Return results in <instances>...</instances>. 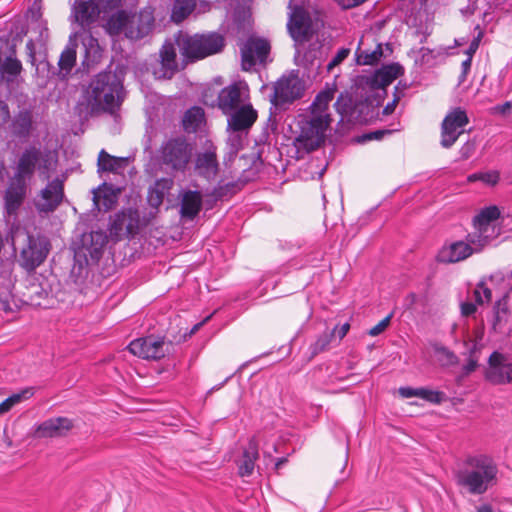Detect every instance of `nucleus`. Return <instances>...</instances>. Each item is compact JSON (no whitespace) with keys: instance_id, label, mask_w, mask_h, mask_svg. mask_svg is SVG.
<instances>
[{"instance_id":"55","label":"nucleus","mask_w":512,"mask_h":512,"mask_svg":"<svg viewBox=\"0 0 512 512\" xmlns=\"http://www.w3.org/2000/svg\"><path fill=\"white\" fill-rule=\"evenodd\" d=\"M409 87L410 84L407 82L399 81L394 87L393 98L397 97L398 101H400L405 96L406 90L409 89Z\"/></svg>"},{"instance_id":"17","label":"nucleus","mask_w":512,"mask_h":512,"mask_svg":"<svg viewBox=\"0 0 512 512\" xmlns=\"http://www.w3.org/2000/svg\"><path fill=\"white\" fill-rule=\"evenodd\" d=\"M74 422L67 417L49 418L36 426L34 436L36 438L64 437L73 429Z\"/></svg>"},{"instance_id":"20","label":"nucleus","mask_w":512,"mask_h":512,"mask_svg":"<svg viewBox=\"0 0 512 512\" xmlns=\"http://www.w3.org/2000/svg\"><path fill=\"white\" fill-rule=\"evenodd\" d=\"M227 116L228 129L240 132L250 129L257 120L258 114L251 104H243Z\"/></svg>"},{"instance_id":"50","label":"nucleus","mask_w":512,"mask_h":512,"mask_svg":"<svg viewBox=\"0 0 512 512\" xmlns=\"http://www.w3.org/2000/svg\"><path fill=\"white\" fill-rule=\"evenodd\" d=\"M392 318V314H389L388 316H386L383 320H381L377 325H375L374 327H372L369 331H368V334L370 336H378L379 334H381L387 327L388 325L390 324V320Z\"/></svg>"},{"instance_id":"47","label":"nucleus","mask_w":512,"mask_h":512,"mask_svg":"<svg viewBox=\"0 0 512 512\" xmlns=\"http://www.w3.org/2000/svg\"><path fill=\"white\" fill-rule=\"evenodd\" d=\"M395 130L392 129H379L371 132L364 133L356 138L358 143H365L371 140H381L387 135H391Z\"/></svg>"},{"instance_id":"44","label":"nucleus","mask_w":512,"mask_h":512,"mask_svg":"<svg viewBox=\"0 0 512 512\" xmlns=\"http://www.w3.org/2000/svg\"><path fill=\"white\" fill-rule=\"evenodd\" d=\"M34 395V388L29 387L25 388L18 393H14L8 398H6L3 402L0 403V414H4L12 409V407L22 400L29 399Z\"/></svg>"},{"instance_id":"43","label":"nucleus","mask_w":512,"mask_h":512,"mask_svg":"<svg viewBox=\"0 0 512 512\" xmlns=\"http://www.w3.org/2000/svg\"><path fill=\"white\" fill-rule=\"evenodd\" d=\"M335 337V330L323 332L317 340L309 346L310 355L308 360H312L318 354L326 351Z\"/></svg>"},{"instance_id":"45","label":"nucleus","mask_w":512,"mask_h":512,"mask_svg":"<svg viewBox=\"0 0 512 512\" xmlns=\"http://www.w3.org/2000/svg\"><path fill=\"white\" fill-rule=\"evenodd\" d=\"M488 231H478L474 233H469L466 236V244H469L471 247L475 246L474 252H479L488 242L490 239V235L487 234Z\"/></svg>"},{"instance_id":"31","label":"nucleus","mask_w":512,"mask_h":512,"mask_svg":"<svg viewBox=\"0 0 512 512\" xmlns=\"http://www.w3.org/2000/svg\"><path fill=\"white\" fill-rule=\"evenodd\" d=\"M73 10L76 22L82 27L96 22L101 12L99 5L94 0L80 2L76 0Z\"/></svg>"},{"instance_id":"56","label":"nucleus","mask_w":512,"mask_h":512,"mask_svg":"<svg viewBox=\"0 0 512 512\" xmlns=\"http://www.w3.org/2000/svg\"><path fill=\"white\" fill-rule=\"evenodd\" d=\"M10 119V110L8 104L0 100V126L4 125Z\"/></svg>"},{"instance_id":"38","label":"nucleus","mask_w":512,"mask_h":512,"mask_svg":"<svg viewBox=\"0 0 512 512\" xmlns=\"http://www.w3.org/2000/svg\"><path fill=\"white\" fill-rule=\"evenodd\" d=\"M204 116V110L199 106H193L188 109L182 120L184 130L188 133L196 132L200 128Z\"/></svg>"},{"instance_id":"26","label":"nucleus","mask_w":512,"mask_h":512,"mask_svg":"<svg viewBox=\"0 0 512 512\" xmlns=\"http://www.w3.org/2000/svg\"><path fill=\"white\" fill-rule=\"evenodd\" d=\"M122 189L111 183H102L97 189L93 190V202L99 210L109 211L118 201V196Z\"/></svg>"},{"instance_id":"60","label":"nucleus","mask_w":512,"mask_h":512,"mask_svg":"<svg viewBox=\"0 0 512 512\" xmlns=\"http://www.w3.org/2000/svg\"><path fill=\"white\" fill-rule=\"evenodd\" d=\"M478 366L477 360L470 358L468 362L463 366V374L465 376L469 375L470 373L474 372Z\"/></svg>"},{"instance_id":"6","label":"nucleus","mask_w":512,"mask_h":512,"mask_svg":"<svg viewBox=\"0 0 512 512\" xmlns=\"http://www.w3.org/2000/svg\"><path fill=\"white\" fill-rule=\"evenodd\" d=\"M289 3L292 9L287 28L291 37L296 42L310 41L313 35L324 26L323 21L318 17L312 18L311 14L301 5Z\"/></svg>"},{"instance_id":"22","label":"nucleus","mask_w":512,"mask_h":512,"mask_svg":"<svg viewBox=\"0 0 512 512\" xmlns=\"http://www.w3.org/2000/svg\"><path fill=\"white\" fill-rule=\"evenodd\" d=\"M360 95L351 91L345 90L339 93L334 108L341 116L340 121H347L356 123V114Z\"/></svg>"},{"instance_id":"59","label":"nucleus","mask_w":512,"mask_h":512,"mask_svg":"<svg viewBox=\"0 0 512 512\" xmlns=\"http://www.w3.org/2000/svg\"><path fill=\"white\" fill-rule=\"evenodd\" d=\"M343 9L356 7L366 0H335Z\"/></svg>"},{"instance_id":"9","label":"nucleus","mask_w":512,"mask_h":512,"mask_svg":"<svg viewBox=\"0 0 512 512\" xmlns=\"http://www.w3.org/2000/svg\"><path fill=\"white\" fill-rule=\"evenodd\" d=\"M305 82L299 77L298 70H292L287 76H282L274 85L271 103L275 106L291 104L303 97Z\"/></svg>"},{"instance_id":"12","label":"nucleus","mask_w":512,"mask_h":512,"mask_svg":"<svg viewBox=\"0 0 512 512\" xmlns=\"http://www.w3.org/2000/svg\"><path fill=\"white\" fill-rule=\"evenodd\" d=\"M270 48V43L266 39L249 37L240 49L242 69L249 71L256 65L257 60L263 62Z\"/></svg>"},{"instance_id":"35","label":"nucleus","mask_w":512,"mask_h":512,"mask_svg":"<svg viewBox=\"0 0 512 512\" xmlns=\"http://www.w3.org/2000/svg\"><path fill=\"white\" fill-rule=\"evenodd\" d=\"M127 164V158L115 157L102 149L98 155V172L120 173Z\"/></svg>"},{"instance_id":"21","label":"nucleus","mask_w":512,"mask_h":512,"mask_svg":"<svg viewBox=\"0 0 512 512\" xmlns=\"http://www.w3.org/2000/svg\"><path fill=\"white\" fill-rule=\"evenodd\" d=\"M159 57L160 67L153 71L154 75L159 79H171L178 71L174 44L166 41L159 51Z\"/></svg>"},{"instance_id":"19","label":"nucleus","mask_w":512,"mask_h":512,"mask_svg":"<svg viewBox=\"0 0 512 512\" xmlns=\"http://www.w3.org/2000/svg\"><path fill=\"white\" fill-rule=\"evenodd\" d=\"M154 26L153 10L150 8L143 9L130 21L126 36L134 40L142 39L153 30Z\"/></svg>"},{"instance_id":"39","label":"nucleus","mask_w":512,"mask_h":512,"mask_svg":"<svg viewBox=\"0 0 512 512\" xmlns=\"http://www.w3.org/2000/svg\"><path fill=\"white\" fill-rule=\"evenodd\" d=\"M382 44H378L373 51H356V62L358 65H377L383 57H386Z\"/></svg>"},{"instance_id":"3","label":"nucleus","mask_w":512,"mask_h":512,"mask_svg":"<svg viewBox=\"0 0 512 512\" xmlns=\"http://www.w3.org/2000/svg\"><path fill=\"white\" fill-rule=\"evenodd\" d=\"M194 144L184 135L171 136L160 144L155 163L170 175L184 174L192 161Z\"/></svg>"},{"instance_id":"29","label":"nucleus","mask_w":512,"mask_h":512,"mask_svg":"<svg viewBox=\"0 0 512 512\" xmlns=\"http://www.w3.org/2000/svg\"><path fill=\"white\" fill-rule=\"evenodd\" d=\"M380 105L381 101L376 99L374 95H360L356 114V123L368 124L376 120L379 116Z\"/></svg>"},{"instance_id":"1","label":"nucleus","mask_w":512,"mask_h":512,"mask_svg":"<svg viewBox=\"0 0 512 512\" xmlns=\"http://www.w3.org/2000/svg\"><path fill=\"white\" fill-rule=\"evenodd\" d=\"M498 466L488 455L467 456L454 471L455 482L469 494L482 495L497 484Z\"/></svg>"},{"instance_id":"57","label":"nucleus","mask_w":512,"mask_h":512,"mask_svg":"<svg viewBox=\"0 0 512 512\" xmlns=\"http://www.w3.org/2000/svg\"><path fill=\"white\" fill-rule=\"evenodd\" d=\"M460 309H461V315L464 317H468V316L473 315L476 312L477 307H476L475 303L462 302L460 305Z\"/></svg>"},{"instance_id":"24","label":"nucleus","mask_w":512,"mask_h":512,"mask_svg":"<svg viewBox=\"0 0 512 512\" xmlns=\"http://www.w3.org/2000/svg\"><path fill=\"white\" fill-rule=\"evenodd\" d=\"M27 192V183L12 179L4 195L5 210L9 215L17 213L24 202Z\"/></svg>"},{"instance_id":"15","label":"nucleus","mask_w":512,"mask_h":512,"mask_svg":"<svg viewBox=\"0 0 512 512\" xmlns=\"http://www.w3.org/2000/svg\"><path fill=\"white\" fill-rule=\"evenodd\" d=\"M138 219L133 217L132 211H119L110 217L109 234L113 241L117 242L124 235L132 237L137 228Z\"/></svg>"},{"instance_id":"25","label":"nucleus","mask_w":512,"mask_h":512,"mask_svg":"<svg viewBox=\"0 0 512 512\" xmlns=\"http://www.w3.org/2000/svg\"><path fill=\"white\" fill-rule=\"evenodd\" d=\"M108 237L102 230L91 231L82 236V250L85 257H90L92 261H98L103 253Z\"/></svg>"},{"instance_id":"37","label":"nucleus","mask_w":512,"mask_h":512,"mask_svg":"<svg viewBox=\"0 0 512 512\" xmlns=\"http://www.w3.org/2000/svg\"><path fill=\"white\" fill-rule=\"evenodd\" d=\"M499 217L500 210L497 206L485 207L473 218V225L478 231H488L491 223Z\"/></svg>"},{"instance_id":"41","label":"nucleus","mask_w":512,"mask_h":512,"mask_svg":"<svg viewBox=\"0 0 512 512\" xmlns=\"http://www.w3.org/2000/svg\"><path fill=\"white\" fill-rule=\"evenodd\" d=\"M196 6L195 0H175L172 8L171 19L180 23L186 19Z\"/></svg>"},{"instance_id":"30","label":"nucleus","mask_w":512,"mask_h":512,"mask_svg":"<svg viewBox=\"0 0 512 512\" xmlns=\"http://www.w3.org/2000/svg\"><path fill=\"white\" fill-rule=\"evenodd\" d=\"M195 169L198 171L200 176L207 180H212L216 177L219 170V163L214 148L198 154L195 162Z\"/></svg>"},{"instance_id":"46","label":"nucleus","mask_w":512,"mask_h":512,"mask_svg":"<svg viewBox=\"0 0 512 512\" xmlns=\"http://www.w3.org/2000/svg\"><path fill=\"white\" fill-rule=\"evenodd\" d=\"M417 397H420L433 404H440L444 401L445 394L441 391H434L427 388H417Z\"/></svg>"},{"instance_id":"48","label":"nucleus","mask_w":512,"mask_h":512,"mask_svg":"<svg viewBox=\"0 0 512 512\" xmlns=\"http://www.w3.org/2000/svg\"><path fill=\"white\" fill-rule=\"evenodd\" d=\"M130 21L124 11L118 12L116 16L110 19V24L118 30H124L126 32L129 27Z\"/></svg>"},{"instance_id":"42","label":"nucleus","mask_w":512,"mask_h":512,"mask_svg":"<svg viewBox=\"0 0 512 512\" xmlns=\"http://www.w3.org/2000/svg\"><path fill=\"white\" fill-rule=\"evenodd\" d=\"M336 92V87L333 85L332 87H326L324 90L320 91L314 101L311 104L312 113L323 112L328 108L329 103L333 100L334 94Z\"/></svg>"},{"instance_id":"5","label":"nucleus","mask_w":512,"mask_h":512,"mask_svg":"<svg viewBox=\"0 0 512 512\" xmlns=\"http://www.w3.org/2000/svg\"><path fill=\"white\" fill-rule=\"evenodd\" d=\"M36 170L48 179L53 170V161L50 152L43 153L39 147L29 145L18 157L13 178L27 183L33 178Z\"/></svg>"},{"instance_id":"54","label":"nucleus","mask_w":512,"mask_h":512,"mask_svg":"<svg viewBox=\"0 0 512 512\" xmlns=\"http://www.w3.org/2000/svg\"><path fill=\"white\" fill-rule=\"evenodd\" d=\"M482 34L479 33L476 37L473 38V40L470 42L468 48L465 50V54L467 55V58L472 59L474 54L479 48L480 41H481Z\"/></svg>"},{"instance_id":"7","label":"nucleus","mask_w":512,"mask_h":512,"mask_svg":"<svg viewBox=\"0 0 512 512\" xmlns=\"http://www.w3.org/2000/svg\"><path fill=\"white\" fill-rule=\"evenodd\" d=\"M50 250L51 243L47 236L27 232L26 244L20 251L19 263L26 271L32 272L44 263Z\"/></svg>"},{"instance_id":"61","label":"nucleus","mask_w":512,"mask_h":512,"mask_svg":"<svg viewBox=\"0 0 512 512\" xmlns=\"http://www.w3.org/2000/svg\"><path fill=\"white\" fill-rule=\"evenodd\" d=\"M398 391L403 398L417 397V388L400 387Z\"/></svg>"},{"instance_id":"64","label":"nucleus","mask_w":512,"mask_h":512,"mask_svg":"<svg viewBox=\"0 0 512 512\" xmlns=\"http://www.w3.org/2000/svg\"><path fill=\"white\" fill-rule=\"evenodd\" d=\"M399 103L398 98L394 97L391 102H389L382 110L383 115H390L394 112L397 104Z\"/></svg>"},{"instance_id":"27","label":"nucleus","mask_w":512,"mask_h":512,"mask_svg":"<svg viewBox=\"0 0 512 512\" xmlns=\"http://www.w3.org/2000/svg\"><path fill=\"white\" fill-rule=\"evenodd\" d=\"M508 295L497 300L493 306V320L491 329L494 333L505 334L511 330V311L508 306Z\"/></svg>"},{"instance_id":"34","label":"nucleus","mask_w":512,"mask_h":512,"mask_svg":"<svg viewBox=\"0 0 512 512\" xmlns=\"http://www.w3.org/2000/svg\"><path fill=\"white\" fill-rule=\"evenodd\" d=\"M258 457V445L254 439H251L248 443V447L243 451L242 460L238 465V471L241 477H247L253 473L255 461Z\"/></svg>"},{"instance_id":"2","label":"nucleus","mask_w":512,"mask_h":512,"mask_svg":"<svg viewBox=\"0 0 512 512\" xmlns=\"http://www.w3.org/2000/svg\"><path fill=\"white\" fill-rule=\"evenodd\" d=\"M123 84L111 70L99 72L91 80L87 90V105L92 116L101 113L115 115L123 98Z\"/></svg>"},{"instance_id":"62","label":"nucleus","mask_w":512,"mask_h":512,"mask_svg":"<svg viewBox=\"0 0 512 512\" xmlns=\"http://www.w3.org/2000/svg\"><path fill=\"white\" fill-rule=\"evenodd\" d=\"M512 109V103L510 101H507L503 104L497 105L493 108L495 113H499L502 115L507 114Z\"/></svg>"},{"instance_id":"16","label":"nucleus","mask_w":512,"mask_h":512,"mask_svg":"<svg viewBox=\"0 0 512 512\" xmlns=\"http://www.w3.org/2000/svg\"><path fill=\"white\" fill-rule=\"evenodd\" d=\"M42 201L36 203L39 212L49 213L55 211L64 198L63 180L55 178L41 191Z\"/></svg>"},{"instance_id":"52","label":"nucleus","mask_w":512,"mask_h":512,"mask_svg":"<svg viewBox=\"0 0 512 512\" xmlns=\"http://www.w3.org/2000/svg\"><path fill=\"white\" fill-rule=\"evenodd\" d=\"M12 298L11 294L8 291L0 290V309L5 312H12L13 309L11 307L10 299Z\"/></svg>"},{"instance_id":"40","label":"nucleus","mask_w":512,"mask_h":512,"mask_svg":"<svg viewBox=\"0 0 512 512\" xmlns=\"http://www.w3.org/2000/svg\"><path fill=\"white\" fill-rule=\"evenodd\" d=\"M172 185V180L161 179L155 184V187L150 188L147 196L148 203L153 208H158L164 200L165 193L164 189H169Z\"/></svg>"},{"instance_id":"58","label":"nucleus","mask_w":512,"mask_h":512,"mask_svg":"<svg viewBox=\"0 0 512 512\" xmlns=\"http://www.w3.org/2000/svg\"><path fill=\"white\" fill-rule=\"evenodd\" d=\"M472 59L466 58L461 64V75L459 76V82L462 83L466 80L467 74L471 69Z\"/></svg>"},{"instance_id":"51","label":"nucleus","mask_w":512,"mask_h":512,"mask_svg":"<svg viewBox=\"0 0 512 512\" xmlns=\"http://www.w3.org/2000/svg\"><path fill=\"white\" fill-rule=\"evenodd\" d=\"M475 149H476L475 143L471 142V141H467L466 143H464L461 146V148L459 150L460 159L461 160L469 159L474 154Z\"/></svg>"},{"instance_id":"28","label":"nucleus","mask_w":512,"mask_h":512,"mask_svg":"<svg viewBox=\"0 0 512 512\" xmlns=\"http://www.w3.org/2000/svg\"><path fill=\"white\" fill-rule=\"evenodd\" d=\"M217 103L224 115H228V113L242 106L240 84L232 83L221 89L217 97Z\"/></svg>"},{"instance_id":"14","label":"nucleus","mask_w":512,"mask_h":512,"mask_svg":"<svg viewBox=\"0 0 512 512\" xmlns=\"http://www.w3.org/2000/svg\"><path fill=\"white\" fill-rule=\"evenodd\" d=\"M489 368L486 379L494 385L512 383V363L506 362V357L494 351L488 359Z\"/></svg>"},{"instance_id":"36","label":"nucleus","mask_w":512,"mask_h":512,"mask_svg":"<svg viewBox=\"0 0 512 512\" xmlns=\"http://www.w3.org/2000/svg\"><path fill=\"white\" fill-rule=\"evenodd\" d=\"M76 48V42H72L70 40L68 45L65 47V49L62 51L60 55L58 61V75L61 79H64L67 75H69L76 64Z\"/></svg>"},{"instance_id":"10","label":"nucleus","mask_w":512,"mask_h":512,"mask_svg":"<svg viewBox=\"0 0 512 512\" xmlns=\"http://www.w3.org/2000/svg\"><path fill=\"white\" fill-rule=\"evenodd\" d=\"M330 115L313 116L310 120L302 121L300 133L296 140L308 151L318 149L325 141V133L331 122Z\"/></svg>"},{"instance_id":"11","label":"nucleus","mask_w":512,"mask_h":512,"mask_svg":"<svg viewBox=\"0 0 512 512\" xmlns=\"http://www.w3.org/2000/svg\"><path fill=\"white\" fill-rule=\"evenodd\" d=\"M469 118L464 109L457 107L450 111L443 119L441 125V141L443 148H450L464 132Z\"/></svg>"},{"instance_id":"13","label":"nucleus","mask_w":512,"mask_h":512,"mask_svg":"<svg viewBox=\"0 0 512 512\" xmlns=\"http://www.w3.org/2000/svg\"><path fill=\"white\" fill-rule=\"evenodd\" d=\"M404 74V67L398 63L383 65L370 75L362 76L361 83L365 84L372 90L383 89L390 85L395 79Z\"/></svg>"},{"instance_id":"49","label":"nucleus","mask_w":512,"mask_h":512,"mask_svg":"<svg viewBox=\"0 0 512 512\" xmlns=\"http://www.w3.org/2000/svg\"><path fill=\"white\" fill-rule=\"evenodd\" d=\"M350 54V49L348 48H341L338 50L336 55L333 57V59L328 63L327 70L331 71L333 67L340 64L343 60H345L348 55Z\"/></svg>"},{"instance_id":"4","label":"nucleus","mask_w":512,"mask_h":512,"mask_svg":"<svg viewBox=\"0 0 512 512\" xmlns=\"http://www.w3.org/2000/svg\"><path fill=\"white\" fill-rule=\"evenodd\" d=\"M175 43L183 58L191 63L221 52L226 44L219 32L189 35L182 31L175 35Z\"/></svg>"},{"instance_id":"33","label":"nucleus","mask_w":512,"mask_h":512,"mask_svg":"<svg viewBox=\"0 0 512 512\" xmlns=\"http://www.w3.org/2000/svg\"><path fill=\"white\" fill-rule=\"evenodd\" d=\"M249 181L248 178L241 176L238 180L224 183L220 180L211 192V196L215 201H222L231 198L237 192L242 190L244 185Z\"/></svg>"},{"instance_id":"53","label":"nucleus","mask_w":512,"mask_h":512,"mask_svg":"<svg viewBox=\"0 0 512 512\" xmlns=\"http://www.w3.org/2000/svg\"><path fill=\"white\" fill-rule=\"evenodd\" d=\"M481 181L488 185H496L500 179V175L497 171L482 172Z\"/></svg>"},{"instance_id":"32","label":"nucleus","mask_w":512,"mask_h":512,"mask_svg":"<svg viewBox=\"0 0 512 512\" xmlns=\"http://www.w3.org/2000/svg\"><path fill=\"white\" fill-rule=\"evenodd\" d=\"M202 208V195L197 190L186 191L181 199L180 214L181 217L193 220Z\"/></svg>"},{"instance_id":"18","label":"nucleus","mask_w":512,"mask_h":512,"mask_svg":"<svg viewBox=\"0 0 512 512\" xmlns=\"http://www.w3.org/2000/svg\"><path fill=\"white\" fill-rule=\"evenodd\" d=\"M10 129L15 138L27 141L36 130L33 110L31 108L19 110L11 121Z\"/></svg>"},{"instance_id":"8","label":"nucleus","mask_w":512,"mask_h":512,"mask_svg":"<svg viewBox=\"0 0 512 512\" xmlns=\"http://www.w3.org/2000/svg\"><path fill=\"white\" fill-rule=\"evenodd\" d=\"M172 347V341H166L165 337L149 335L134 339L127 349L139 358L158 361L169 354Z\"/></svg>"},{"instance_id":"63","label":"nucleus","mask_w":512,"mask_h":512,"mask_svg":"<svg viewBox=\"0 0 512 512\" xmlns=\"http://www.w3.org/2000/svg\"><path fill=\"white\" fill-rule=\"evenodd\" d=\"M478 287L480 288L481 290V293L483 294L484 298H485V301L486 302H490L491 299H492V291L491 289H489L485 282L484 281H481L478 283Z\"/></svg>"},{"instance_id":"23","label":"nucleus","mask_w":512,"mask_h":512,"mask_svg":"<svg viewBox=\"0 0 512 512\" xmlns=\"http://www.w3.org/2000/svg\"><path fill=\"white\" fill-rule=\"evenodd\" d=\"M474 253L473 247L464 241H456L449 245H444L438 252L436 260L439 263H456L465 260Z\"/></svg>"}]
</instances>
